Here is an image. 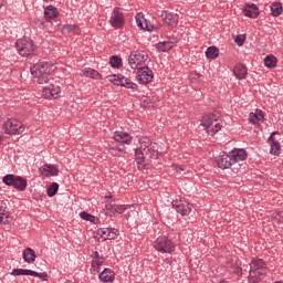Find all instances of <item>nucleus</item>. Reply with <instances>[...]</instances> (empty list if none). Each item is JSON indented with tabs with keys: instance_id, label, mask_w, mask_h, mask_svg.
I'll return each instance as SVG.
<instances>
[{
	"instance_id": "864d4df0",
	"label": "nucleus",
	"mask_w": 283,
	"mask_h": 283,
	"mask_svg": "<svg viewBox=\"0 0 283 283\" xmlns=\"http://www.w3.org/2000/svg\"><path fill=\"white\" fill-rule=\"evenodd\" d=\"M93 260H98L101 259V254H98V251H95L92 255Z\"/></svg>"
},
{
	"instance_id": "412c9836",
	"label": "nucleus",
	"mask_w": 283,
	"mask_h": 283,
	"mask_svg": "<svg viewBox=\"0 0 283 283\" xmlns=\"http://www.w3.org/2000/svg\"><path fill=\"white\" fill-rule=\"evenodd\" d=\"M145 158H148L145 156V150H142L140 148L135 149V160L138 165V169L145 168Z\"/></svg>"
},
{
	"instance_id": "393cba45",
	"label": "nucleus",
	"mask_w": 283,
	"mask_h": 283,
	"mask_svg": "<svg viewBox=\"0 0 283 283\" xmlns=\"http://www.w3.org/2000/svg\"><path fill=\"white\" fill-rule=\"evenodd\" d=\"M275 134H277V132H273L268 140L269 143H271L270 154H274V156H277V154H280V142L273 139V136H275Z\"/></svg>"
},
{
	"instance_id": "ddd939ff",
	"label": "nucleus",
	"mask_w": 283,
	"mask_h": 283,
	"mask_svg": "<svg viewBox=\"0 0 283 283\" xmlns=\"http://www.w3.org/2000/svg\"><path fill=\"white\" fill-rule=\"evenodd\" d=\"M59 94H61V87L50 84L43 88L42 96L52 101V98H59Z\"/></svg>"
},
{
	"instance_id": "79ce46f5",
	"label": "nucleus",
	"mask_w": 283,
	"mask_h": 283,
	"mask_svg": "<svg viewBox=\"0 0 283 283\" xmlns=\"http://www.w3.org/2000/svg\"><path fill=\"white\" fill-rule=\"evenodd\" d=\"M97 235H99L102 238V240H107V238L109 235V228L99 229L97 232Z\"/></svg>"
},
{
	"instance_id": "39448f33",
	"label": "nucleus",
	"mask_w": 283,
	"mask_h": 283,
	"mask_svg": "<svg viewBox=\"0 0 283 283\" xmlns=\"http://www.w3.org/2000/svg\"><path fill=\"white\" fill-rule=\"evenodd\" d=\"M15 48L20 56H30L34 54V42L30 38H22L17 40Z\"/></svg>"
},
{
	"instance_id": "5fc2aeb1",
	"label": "nucleus",
	"mask_w": 283,
	"mask_h": 283,
	"mask_svg": "<svg viewBox=\"0 0 283 283\" xmlns=\"http://www.w3.org/2000/svg\"><path fill=\"white\" fill-rule=\"evenodd\" d=\"M164 264H167V266H171V260L165 259Z\"/></svg>"
},
{
	"instance_id": "b1692460",
	"label": "nucleus",
	"mask_w": 283,
	"mask_h": 283,
	"mask_svg": "<svg viewBox=\"0 0 283 283\" xmlns=\"http://www.w3.org/2000/svg\"><path fill=\"white\" fill-rule=\"evenodd\" d=\"M115 273L112 269H104L99 274L101 282H114Z\"/></svg>"
},
{
	"instance_id": "2eb2a0df",
	"label": "nucleus",
	"mask_w": 283,
	"mask_h": 283,
	"mask_svg": "<svg viewBox=\"0 0 283 283\" xmlns=\"http://www.w3.org/2000/svg\"><path fill=\"white\" fill-rule=\"evenodd\" d=\"M161 19L170 28H176L178 25V14L171 13L169 11H161Z\"/></svg>"
},
{
	"instance_id": "9d476101",
	"label": "nucleus",
	"mask_w": 283,
	"mask_h": 283,
	"mask_svg": "<svg viewBox=\"0 0 283 283\" xmlns=\"http://www.w3.org/2000/svg\"><path fill=\"white\" fill-rule=\"evenodd\" d=\"M136 78L142 85H148L154 81V71L149 66H140L137 71Z\"/></svg>"
},
{
	"instance_id": "603ef678",
	"label": "nucleus",
	"mask_w": 283,
	"mask_h": 283,
	"mask_svg": "<svg viewBox=\"0 0 283 283\" xmlns=\"http://www.w3.org/2000/svg\"><path fill=\"white\" fill-rule=\"evenodd\" d=\"M106 209H107L108 211L114 212V211H115L114 209H116V206L113 205V203H107V205H106Z\"/></svg>"
},
{
	"instance_id": "ea45409f",
	"label": "nucleus",
	"mask_w": 283,
	"mask_h": 283,
	"mask_svg": "<svg viewBox=\"0 0 283 283\" xmlns=\"http://www.w3.org/2000/svg\"><path fill=\"white\" fill-rule=\"evenodd\" d=\"M253 118L250 119L253 125L258 123V120H264V113L262 111H256L255 114H252Z\"/></svg>"
},
{
	"instance_id": "6ab92c4d",
	"label": "nucleus",
	"mask_w": 283,
	"mask_h": 283,
	"mask_svg": "<svg viewBox=\"0 0 283 283\" xmlns=\"http://www.w3.org/2000/svg\"><path fill=\"white\" fill-rule=\"evenodd\" d=\"M114 139L117 143H123L125 145H129V143H132V136L128 133L120 130L115 132Z\"/></svg>"
},
{
	"instance_id": "423d86ee",
	"label": "nucleus",
	"mask_w": 283,
	"mask_h": 283,
	"mask_svg": "<svg viewBox=\"0 0 283 283\" xmlns=\"http://www.w3.org/2000/svg\"><path fill=\"white\" fill-rule=\"evenodd\" d=\"M4 134L8 135H17L23 134L25 132V127H23V123H21L17 118H8L3 124Z\"/></svg>"
},
{
	"instance_id": "cd10ccee",
	"label": "nucleus",
	"mask_w": 283,
	"mask_h": 283,
	"mask_svg": "<svg viewBox=\"0 0 283 283\" xmlns=\"http://www.w3.org/2000/svg\"><path fill=\"white\" fill-rule=\"evenodd\" d=\"M231 272L234 273V275L242 276L244 273H247V269L242 268V263L240 261H237L232 266H231Z\"/></svg>"
},
{
	"instance_id": "4be33fe9",
	"label": "nucleus",
	"mask_w": 283,
	"mask_h": 283,
	"mask_svg": "<svg viewBox=\"0 0 283 283\" xmlns=\"http://www.w3.org/2000/svg\"><path fill=\"white\" fill-rule=\"evenodd\" d=\"M22 255H23L24 262H27L28 264H32V262L36 260V252H34L32 248L24 249Z\"/></svg>"
},
{
	"instance_id": "4c0bfd02",
	"label": "nucleus",
	"mask_w": 283,
	"mask_h": 283,
	"mask_svg": "<svg viewBox=\"0 0 283 283\" xmlns=\"http://www.w3.org/2000/svg\"><path fill=\"white\" fill-rule=\"evenodd\" d=\"M80 218H82V220H85L86 222H93V223L96 222V217H94L85 211L80 212Z\"/></svg>"
},
{
	"instance_id": "4d7b16f0",
	"label": "nucleus",
	"mask_w": 283,
	"mask_h": 283,
	"mask_svg": "<svg viewBox=\"0 0 283 283\" xmlns=\"http://www.w3.org/2000/svg\"><path fill=\"white\" fill-rule=\"evenodd\" d=\"M1 211H3V207H0V216H6V213H3Z\"/></svg>"
},
{
	"instance_id": "f3484780",
	"label": "nucleus",
	"mask_w": 283,
	"mask_h": 283,
	"mask_svg": "<svg viewBox=\"0 0 283 283\" xmlns=\"http://www.w3.org/2000/svg\"><path fill=\"white\" fill-rule=\"evenodd\" d=\"M230 156H232V160L234 161L235 165L237 163L247 160L249 155L247 154V150L244 148H234L232 151H230Z\"/></svg>"
},
{
	"instance_id": "c756f323",
	"label": "nucleus",
	"mask_w": 283,
	"mask_h": 283,
	"mask_svg": "<svg viewBox=\"0 0 283 283\" xmlns=\"http://www.w3.org/2000/svg\"><path fill=\"white\" fill-rule=\"evenodd\" d=\"M156 48L158 52H169V50L174 48V42H170V41L159 42L157 43Z\"/></svg>"
},
{
	"instance_id": "052dcab7",
	"label": "nucleus",
	"mask_w": 283,
	"mask_h": 283,
	"mask_svg": "<svg viewBox=\"0 0 283 283\" xmlns=\"http://www.w3.org/2000/svg\"><path fill=\"white\" fill-rule=\"evenodd\" d=\"M106 198H112V195H109V196H106Z\"/></svg>"
},
{
	"instance_id": "37998d69",
	"label": "nucleus",
	"mask_w": 283,
	"mask_h": 283,
	"mask_svg": "<svg viewBox=\"0 0 283 283\" xmlns=\"http://www.w3.org/2000/svg\"><path fill=\"white\" fill-rule=\"evenodd\" d=\"M0 222L1 224H10V222H12V217H10V214H2L0 216Z\"/></svg>"
},
{
	"instance_id": "7c9ffc66",
	"label": "nucleus",
	"mask_w": 283,
	"mask_h": 283,
	"mask_svg": "<svg viewBox=\"0 0 283 283\" xmlns=\"http://www.w3.org/2000/svg\"><path fill=\"white\" fill-rule=\"evenodd\" d=\"M207 59L214 60L217 56H220V50L217 46H209L206 51Z\"/></svg>"
},
{
	"instance_id": "e433bc0d",
	"label": "nucleus",
	"mask_w": 283,
	"mask_h": 283,
	"mask_svg": "<svg viewBox=\"0 0 283 283\" xmlns=\"http://www.w3.org/2000/svg\"><path fill=\"white\" fill-rule=\"evenodd\" d=\"M59 191V185L56 182H53L46 190V196H49V198H54V196H56Z\"/></svg>"
},
{
	"instance_id": "7ed1b4c3",
	"label": "nucleus",
	"mask_w": 283,
	"mask_h": 283,
	"mask_svg": "<svg viewBox=\"0 0 283 283\" xmlns=\"http://www.w3.org/2000/svg\"><path fill=\"white\" fill-rule=\"evenodd\" d=\"M201 127L207 130L208 136H214L222 129V125L220 124V119L216 114L206 115L202 117Z\"/></svg>"
},
{
	"instance_id": "f03ea898",
	"label": "nucleus",
	"mask_w": 283,
	"mask_h": 283,
	"mask_svg": "<svg viewBox=\"0 0 283 283\" xmlns=\"http://www.w3.org/2000/svg\"><path fill=\"white\" fill-rule=\"evenodd\" d=\"M266 275V263L262 259H253L250 263L249 283H259Z\"/></svg>"
},
{
	"instance_id": "49530a36",
	"label": "nucleus",
	"mask_w": 283,
	"mask_h": 283,
	"mask_svg": "<svg viewBox=\"0 0 283 283\" xmlns=\"http://www.w3.org/2000/svg\"><path fill=\"white\" fill-rule=\"evenodd\" d=\"M142 105L144 107H151V99L148 96L142 97Z\"/></svg>"
},
{
	"instance_id": "a19ab883",
	"label": "nucleus",
	"mask_w": 283,
	"mask_h": 283,
	"mask_svg": "<svg viewBox=\"0 0 283 283\" xmlns=\"http://www.w3.org/2000/svg\"><path fill=\"white\" fill-rule=\"evenodd\" d=\"M135 19H136L137 27L140 28L142 30H145V25H144L145 15H143V13H137Z\"/></svg>"
},
{
	"instance_id": "de8ad7c7",
	"label": "nucleus",
	"mask_w": 283,
	"mask_h": 283,
	"mask_svg": "<svg viewBox=\"0 0 283 283\" xmlns=\"http://www.w3.org/2000/svg\"><path fill=\"white\" fill-rule=\"evenodd\" d=\"M244 41H247V38L244 35H237L234 43L242 46V45H244Z\"/></svg>"
},
{
	"instance_id": "9b49d317",
	"label": "nucleus",
	"mask_w": 283,
	"mask_h": 283,
	"mask_svg": "<svg viewBox=\"0 0 283 283\" xmlns=\"http://www.w3.org/2000/svg\"><path fill=\"white\" fill-rule=\"evenodd\" d=\"M11 275H32L33 277H40L42 282H46L48 280V273H39L36 271L32 270H25V269H13L11 272Z\"/></svg>"
},
{
	"instance_id": "473e14b6",
	"label": "nucleus",
	"mask_w": 283,
	"mask_h": 283,
	"mask_svg": "<svg viewBox=\"0 0 283 283\" xmlns=\"http://www.w3.org/2000/svg\"><path fill=\"white\" fill-rule=\"evenodd\" d=\"M139 145H140L139 149H142V151H145V149H149V147L154 145V142H151L149 137H142L139 139Z\"/></svg>"
},
{
	"instance_id": "f8f14e48",
	"label": "nucleus",
	"mask_w": 283,
	"mask_h": 283,
	"mask_svg": "<svg viewBox=\"0 0 283 283\" xmlns=\"http://www.w3.org/2000/svg\"><path fill=\"white\" fill-rule=\"evenodd\" d=\"M172 207L176 209L177 213L181 216H189V213H191V206L182 200H172Z\"/></svg>"
},
{
	"instance_id": "c85d7f7f",
	"label": "nucleus",
	"mask_w": 283,
	"mask_h": 283,
	"mask_svg": "<svg viewBox=\"0 0 283 283\" xmlns=\"http://www.w3.org/2000/svg\"><path fill=\"white\" fill-rule=\"evenodd\" d=\"M264 65L265 67H269L270 70H273L277 65V57L275 55L270 54L264 57Z\"/></svg>"
},
{
	"instance_id": "c03bdc74",
	"label": "nucleus",
	"mask_w": 283,
	"mask_h": 283,
	"mask_svg": "<svg viewBox=\"0 0 283 283\" xmlns=\"http://www.w3.org/2000/svg\"><path fill=\"white\" fill-rule=\"evenodd\" d=\"M118 238V229H109L107 240H116Z\"/></svg>"
},
{
	"instance_id": "f704fd0d",
	"label": "nucleus",
	"mask_w": 283,
	"mask_h": 283,
	"mask_svg": "<svg viewBox=\"0 0 283 283\" xmlns=\"http://www.w3.org/2000/svg\"><path fill=\"white\" fill-rule=\"evenodd\" d=\"M122 63H123V59H120V56H118V55H112L109 59V65L112 67L118 69V67H120Z\"/></svg>"
},
{
	"instance_id": "f257e3e1",
	"label": "nucleus",
	"mask_w": 283,
	"mask_h": 283,
	"mask_svg": "<svg viewBox=\"0 0 283 283\" xmlns=\"http://www.w3.org/2000/svg\"><path fill=\"white\" fill-rule=\"evenodd\" d=\"M52 72H54V65L51 62H40L31 67V74L40 85L50 83Z\"/></svg>"
},
{
	"instance_id": "4468645a",
	"label": "nucleus",
	"mask_w": 283,
	"mask_h": 283,
	"mask_svg": "<svg viewBox=\"0 0 283 283\" xmlns=\"http://www.w3.org/2000/svg\"><path fill=\"white\" fill-rule=\"evenodd\" d=\"M233 165H235V161H233L231 153L221 155L220 159L218 160L219 169H229L230 167H233Z\"/></svg>"
},
{
	"instance_id": "09e8293b",
	"label": "nucleus",
	"mask_w": 283,
	"mask_h": 283,
	"mask_svg": "<svg viewBox=\"0 0 283 283\" xmlns=\"http://www.w3.org/2000/svg\"><path fill=\"white\" fill-rule=\"evenodd\" d=\"M126 210H127V207H125V206H115V208H114V211L119 214L125 213Z\"/></svg>"
},
{
	"instance_id": "a211bd4d",
	"label": "nucleus",
	"mask_w": 283,
	"mask_h": 283,
	"mask_svg": "<svg viewBox=\"0 0 283 283\" xmlns=\"http://www.w3.org/2000/svg\"><path fill=\"white\" fill-rule=\"evenodd\" d=\"M160 146L157 143H154L150 147L144 150V154L146 158H151L153 160H156L158 156H160Z\"/></svg>"
},
{
	"instance_id": "72a5a7b5",
	"label": "nucleus",
	"mask_w": 283,
	"mask_h": 283,
	"mask_svg": "<svg viewBox=\"0 0 283 283\" xmlns=\"http://www.w3.org/2000/svg\"><path fill=\"white\" fill-rule=\"evenodd\" d=\"M272 17H280L282 14V3L273 2L271 4Z\"/></svg>"
},
{
	"instance_id": "13d9d810",
	"label": "nucleus",
	"mask_w": 283,
	"mask_h": 283,
	"mask_svg": "<svg viewBox=\"0 0 283 283\" xmlns=\"http://www.w3.org/2000/svg\"><path fill=\"white\" fill-rule=\"evenodd\" d=\"M3 8V0H0V9Z\"/></svg>"
},
{
	"instance_id": "8fccbe9b",
	"label": "nucleus",
	"mask_w": 283,
	"mask_h": 283,
	"mask_svg": "<svg viewBox=\"0 0 283 283\" xmlns=\"http://www.w3.org/2000/svg\"><path fill=\"white\" fill-rule=\"evenodd\" d=\"M71 34H81V28L76 24H73Z\"/></svg>"
},
{
	"instance_id": "2f4dec72",
	"label": "nucleus",
	"mask_w": 283,
	"mask_h": 283,
	"mask_svg": "<svg viewBox=\"0 0 283 283\" xmlns=\"http://www.w3.org/2000/svg\"><path fill=\"white\" fill-rule=\"evenodd\" d=\"M84 76H87L90 78H94L95 81H101V78H103V75H101V73H98L96 70L94 69H88L85 73Z\"/></svg>"
},
{
	"instance_id": "3c124183",
	"label": "nucleus",
	"mask_w": 283,
	"mask_h": 283,
	"mask_svg": "<svg viewBox=\"0 0 283 283\" xmlns=\"http://www.w3.org/2000/svg\"><path fill=\"white\" fill-rule=\"evenodd\" d=\"M113 150L119 151V154H120V153L125 151V146H123V145L116 146L115 148H113Z\"/></svg>"
},
{
	"instance_id": "680f3d73",
	"label": "nucleus",
	"mask_w": 283,
	"mask_h": 283,
	"mask_svg": "<svg viewBox=\"0 0 283 283\" xmlns=\"http://www.w3.org/2000/svg\"><path fill=\"white\" fill-rule=\"evenodd\" d=\"M65 283H72V281H66Z\"/></svg>"
},
{
	"instance_id": "20e7f679",
	"label": "nucleus",
	"mask_w": 283,
	"mask_h": 283,
	"mask_svg": "<svg viewBox=\"0 0 283 283\" xmlns=\"http://www.w3.org/2000/svg\"><path fill=\"white\" fill-rule=\"evenodd\" d=\"M149 55L145 51H134L128 56V65L132 70H140V67L147 66V60Z\"/></svg>"
},
{
	"instance_id": "a878e982",
	"label": "nucleus",
	"mask_w": 283,
	"mask_h": 283,
	"mask_svg": "<svg viewBox=\"0 0 283 283\" xmlns=\"http://www.w3.org/2000/svg\"><path fill=\"white\" fill-rule=\"evenodd\" d=\"M243 12L245 17H249L250 19H255L260 14V11L258 10V6L255 4L245 7Z\"/></svg>"
},
{
	"instance_id": "e2e57ef3",
	"label": "nucleus",
	"mask_w": 283,
	"mask_h": 283,
	"mask_svg": "<svg viewBox=\"0 0 283 283\" xmlns=\"http://www.w3.org/2000/svg\"><path fill=\"white\" fill-rule=\"evenodd\" d=\"M41 25H43V22H41Z\"/></svg>"
},
{
	"instance_id": "58836bf2",
	"label": "nucleus",
	"mask_w": 283,
	"mask_h": 283,
	"mask_svg": "<svg viewBox=\"0 0 283 283\" xmlns=\"http://www.w3.org/2000/svg\"><path fill=\"white\" fill-rule=\"evenodd\" d=\"M105 262V258L101 256L99 259H95L92 261V269H94V271H98V269H101V266H103V263Z\"/></svg>"
},
{
	"instance_id": "c9c22d12",
	"label": "nucleus",
	"mask_w": 283,
	"mask_h": 283,
	"mask_svg": "<svg viewBox=\"0 0 283 283\" xmlns=\"http://www.w3.org/2000/svg\"><path fill=\"white\" fill-rule=\"evenodd\" d=\"M15 180H17V176L12 174H9L2 178V182L7 185V187H13Z\"/></svg>"
},
{
	"instance_id": "5701e85b",
	"label": "nucleus",
	"mask_w": 283,
	"mask_h": 283,
	"mask_svg": "<svg viewBox=\"0 0 283 283\" xmlns=\"http://www.w3.org/2000/svg\"><path fill=\"white\" fill-rule=\"evenodd\" d=\"M13 187L17 191H25L28 188V180L23 177L17 176L15 181H13Z\"/></svg>"
},
{
	"instance_id": "a18cd8bd",
	"label": "nucleus",
	"mask_w": 283,
	"mask_h": 283,
	"mask_svg": "<svg viewBox=\"0 0 283 283\" xmlns=\"http://www.w3.org/2000/svg\"><path fill=\"white\" fill-rule=\"evenodd\" d=\"M74 24H64L62 27V34H72V28Z\"/></svg>"
},
{
	"instance_id": "aec40b11",
	"label": "nucleus",
	"mask_w": 283,
	"mask_h": 283,
	"mask_svg": "<svg viewBox=\"0 0 283 283\" xmlns=\"http://www.w3.org/2000/svg\"><path fill=\"white\" fill-rule=\"evenodd\" d=\"M233 74H234L235 78H238L239 81H242V80L247 78V75L249 73L247 71V66H244L243 64H237L233 69Z\"/></svg>"
},
{
	"instance_id": "1a4fd4ad",
	"label": "nucleus",
	"mask_w": 283,
	"mask_h": 283,
	"mask_svg": "<svg viewBox=\"0 0 283 283\" xmlns=\"http://www.w3.org/2000/svg\"><path fill=\"white\" fill-rule=\"evenodd\" d=\"M109 23L115 30H120V28L125 25V14H123V10L120 8L116 7L113 10Z\"/></svg>"
},
{
	"instance_id": "bb28decb",
	"label": "nucleus",
	"mask_w": 283,
	"mask_h": 283,
	"mask_svg": "<svg viewBox=\"0 0 283 283\" xmlns=\"http://www.w3.org/2000/svg\"><path fill=\"white\" fill-rule=\"evenodd\" d=\"M57 15H59V10L56 9V7L50 4L45 8L44 10L45 19H56Z\"/></svg>"
},
{
	"instance_id": "0eeeda50",
	"label": "nucleus",
	"mask_w": 283,
	"mask_h": 283,
	"mask_svg": "<svg viewBox=\"0 0 283 283\" xmlns=\"http://www.w3.org/2000/svg\"><path fill=\"white\" fill-rule=\"evenodd\" d=\"M154 248L159 253H174L176 251V245L167 237H159L154 243Z\"/></svg>"
},
{
	"instance_id": "6e6d98bb",
	"label": "nucleus",
	"mask_w": 283,
	"mask_h": 283,
	"mask_svg": "<svg viewBox=\"0 0 283 283\" xmlns=\"http://www.w3.org/2000/svg\"><path fill=\"white\" fill-rule=\"evenodd\" d=\"M3 145V136H0V147Z\"/></svg>"
},
{
	"instance_id": "bf43d9fd",
	"label": "nucleus",
	"mask_w": 283,
	"mask_h": 283,
	"mask_svg": "<svg viewBox=\"0 0 283 283\" xmlns=\"http://www.w3.org/2000/svg\"><path fill=\"white\" fill-rule=\"evenodd\" d=\"M1 213H6V208H2Z\"/></svg>"
},
{
	"instance_id": "6e6552de",
	"label": "nucleus",
	"mask_w": 283,
	"mask_h": 283,
	"mask_svg": "<svg viewBox=\"0 0 283 283\" xmlns=\"http://www.w3.org/2000/svg\"><path fill=\"white\" fill-rule=\"evenodd\" d=\"M108 78L109 82L113 83V85L126 87V90H136V87H138L136 83L132 82L129 77H125V75L123 74L111 75L108 76Z\"/></svg>"
},
{
	"instance_id": "dca6fc26",
	"label": "nucleus",
	"mask_w": 283,
	"mask_h": 283,
	"mask_svg": "<svg viewBox=\"0 0 283 283\" xmlns=\"http://www.w3.org/2000/svg\"><path fill=\"white\" fill-rule=\"evenodd\" d=\"M39 171L40 174H42V176H45V178H50L52 176H59V168L54 165L46 164L40 167Z\"/></svg>"
}]
</instances>
